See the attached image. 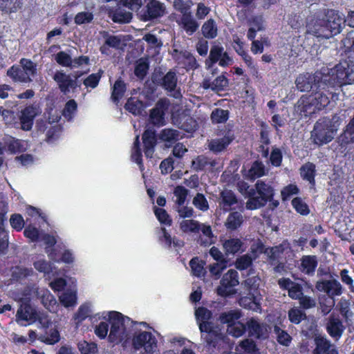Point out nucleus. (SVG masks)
Segmentation results:
<instances>
[{"instance_id": "obj_23", "label": "nucleus", "mask_w": 354, "mask_h": 354, "mask_svg": "<svg viewBox=\"0 0 354 354\" xmlns=\"http://www.w3.org/2000/svg\"><path fill=\"white\" fill-rule=\"evenodd\" d=\"M318 265L317 257L315 255H304L301 259L299 269L301 272L308 276L315 274Z\"/></svg>"}, {"instance_id": "obj_5", "label": "nucleus", "mask_w": 354, "mask_h": 354, "mask_svg": "<svg viewBox=\"0 0 354 354\" xmlns=\"http://www.w3.org/2000/svg\"><path fill=\"white\" fill-rule=\"evenodd\" d=\"M326 18L317 21L315 26L314 33L317 37L329 39L339 34L345 25L344 15L339 11L328 10Z\"/></svg>"}, {"instance_id": "obj_1", "label": "nucleus", "mask_w": 354, "mask_h": 354, "mask_svg": "<svg viewBox=\"0 0 354 354\" xmlns=\"http://www.w3.org/2000/svg\"><path fill=\"white\" fill-rule=\"evenodd\" d=\"M337 88L323 81L310 95H302L297 102V111L305 117L321 111H330L338 100Z\"/></svg>"}, {"instance_id": "obj_16", "label": "nucleus", "mask_w": 354, "mask_h": 354, "mask_svg": "<svg viewBox=\"0 0 354 354\" xmlns=\"http://www.w3.org/2000/svg\"><path fill=\"white\" fill-rule=\"evenodd\" d=\"M246 331L248 337L257 339H266L268 337L267 325L260 323L256 318L251 317L246 322Z\"/></svg>"}, {"instance_id": "obj_22", "label": "nucleus", "mask_w": 354, "mask_h": 354, "mask_svg": "<svg viewBox=\"0 0 354 354\" xmlns=\"http://www.w3.org/2000/svg\"><path fill=\"white\" fill-rule=\"evenodd\" d=\"M153 82L160 84L168 91H174L177 86V76L175 72L168 71L161 79L157 80L156 76H153Z\"/></svg>"}, {"instance_id": "obj_25", "label": "nucleus", "mask_w": 354, "mask_h": 354, "mask_svg": "<svg viewBox=\"0 0 354 354\" xmlns=\"http://www.w3.org/2000/svg\"><path fill=\"white\" fill-rule=\"evenodd\" d=\"M301 178L309 183L311 187L315 186L316 166L313 162H307L299 169Z\"/></svg>"}, {"instance_id": "obj_8", "label": "nucleus", "mask_w": 354, "mask_h": 354, "mask_svg": "<svg viewBox=\"0 0 354 354\" xmlns=\"http://www.w3.org/2000/svg\"><path fill=\"white\" fill-rule=\"evenodd\" d=\"M324 80L322 70L317 71L313 74L308 73L300 74L295 80V84L298 90L301 92L314 91L318 84H320Z\"/></svg>"}, {"instance_id": "obj_17", "label": "nucleus", "mask_w": 354, "mask_h": 354, "mask_svg": "<svg viewBox=\"0 0 354 354\" xmlns=\"http://www.w3.org/2000/svg\"><path fill=\"white\" fill-rule=\"evenodd\" d=\"M37 113V109L34 104L25 106L21 111L19 115L21 129L24 131L31 130Z\"/></svg>"}, {"instance_id": "obj_11", "label": "nucleus", "mask_w": 354, "mask_h": 354, "mask_svg": "<svg viewBox=\"0 0 354 354\" xmlns=\"http://www.w3.org/2000/svg\"><path fill=\"white\" fill-rule=\"evenodd\" d=\"M165 10L164 3L158 0H149L142 10V19L149 21L158 19L165 15Z\"/></svg>"}, {"instance_id": "obj_2", "label": "nucleus", "mask_w": 354, "mask_h": 354, "mask_svg": "<svg viewBox=\"0 0 354 354\" xmlns=\"http://www.w3.org/2000/svg\"><path fill=\"white\" fill-rule=\"evenodd\" d=\"M195 315L200 322L199 330L201 333V339L209 348H216L224 341V335L221 328L209 322L212 317L211 310L201 306L196 310Z\"/></svg>"}, {"instance_id": "obj_24", "label": "nucleus", "mask_w": 354, "mask_h": 354, "mask_svg": "<svg viewBox=\"0 0 354 354\" xmlns=\"http://www.w3.org/2000/svg\"><path fill=\"white\" fill-rule=\"evenodd\" d=\"M6 75L12 79L14 82L28 83L32 79L27 75L20 65L14 64L10 67Z\"/></svg>"}, {"instance_id": "obj_7", "label": "nucleus", "mask_w": 354, "mask_h": 354, "mask_svg": "<svg viewBox=\"0 0 354 354\" xmlns=\"http://www.w3.org/2000/svg\"><path fill=\"white\" fill-rule=\"evenodd\" d=\"M109 322L111 324L109 342L119 344L124 339V324L123 315L117 311H111L109 314Z\"/></svg>"}, {"instance_id": "obj_14", "label": "nucleus", "mask_w": 354, "mask_h": 354, "mask_svg": "<svg viewBox=\"0 0 354 354\" xmlns=\"http://www.w3.org/2000/svg\"><path fill=\"white\" fill-rule=\"evenodd\" d=\"M172 121L179 129L187 133H194L198 127L197 121L190 115L183 112L173 115Z\"/></svg>"}, {"instance_id": "obj_46", "label": "nucleus", "mask_w": 354, "mask_h": 354, "mask_svg": "<svg viewBox=\"0 0 354 354\" xmlns=\"http://www.w3.org/2000/svg\"><path fill=\"white\" fill-rule=\"evenodd\" d=\"M288 319L294 324H299L306 319V313L301 309L294 307L288 310Z\"/></svg>"}, {"instance_id": "obj_29", "label": "nucleus", "mask_w": 354, "mask_h": 354, "mask_svg": "<svg viewBox=\"0 0 354 354\" xmlns=\"http://www.w3.org/2000/svg\"><path fill=\"white\" fill-rule=\"evenodd\" d=\"M109 16L111 18L113 22L118 24L129 23L133 17L131 12H127L120 8L110 10L109 12Z\"/></svg>"}, {"instance_id": "obj_31", "label": "nucleus", "mask_w": 354, "mask_h": 354, "mask_svg": "<svg viewBox=\"0 0 354 354\" xmlns=\"http://www.w3.org/2000/svg\"><path fill=\"white\" fill-rule=\"evenodd\" d=\"M131 160L135 162L139 167L140 171L145 169L143 161H142V153L140 147V136L137 135L134 139L133 145L131 149Z\"/></svg>"}, {"instance_id": "obj_47", "label": "nucleus", "mask_w": 354, "mask_h": 354, "mask_svg": "<svg viewBox=\"0 0 354 354\" xmlns=\"http://www.w3.org/2000/svg\"><path fill=\"white\" fill-rule=\"evenodd\" d=\"M254 259L248 254L238 257L234 263L236 268L239 270H245L252 266Z\"/></svg>"}, {"instance_id": "obj_35", "label": "nucleus", "mask_w": 354, "mask_h": 354, "mask_svg": "<svg viewBox=\"0 0 354 354\" xmlns=\"http://www.w3.org/2000/svg\"><path fill=\"white\" fill-rule=\"evenodd\" d=\"M165 111L158 102L156 106L150 111L149 119L155 125L164 124Z\"/></svg>"}, {"instance_id": "obj_6", "label": "nucleus", "mask_w": 354, "mask_h": 354, "mask_svg": "<svg viewBox=\"0 0 354 354\" xmlns=\"http://www.w3.org/2000/svg\"><path fill=\"white\" fill-rule=\"evenodd\" d=\"M244 292L239 300V305L245 309L254 312L261 310V294L259 284L254 277L248 278L244 281Z\"/></svg>"}, {"instance_id": "obj_13", "label": "nucleus", "mask_w": 354, "mask_h": 354, "mask_svg": "<svg viewBox=\"0 0 354 354\" xmlns=\"http://www.w3.org/2000/svg\"><path fill=\"white\" fill-rule=\"evenodd\" d=\"M142 140L145 157L152 158L158 143L156 131L151 128L145 129L142 135Z\"/></svg>"}, {"instance_id": "obj_63", "label": "nucleus", "mask_w": 354, "mask_h": 354, "mask_svg": "<svg viewBox=\"0 0 354 354\" xmlns=\"http://www.w3.org/2000/svg\"><path fill=\"white\" fill-rule=\"evenodd\" d=\"M228 85L227 78L223 75L218 76L212 82L211 89L215 91H223L225 87Z\"/></svg>"}, {"instance_id": "obj_19", "label": "nucleus", "mask_w": 354, "mask_h": 354, "mask_svg": "<svg viewBox=\"0 0 354 354\" xmlns=\"http://www.w3.org/2000/svg\"><path fill=\"white\" fill-rule=\"evenodd\" d=\"M312 137L315 144L319 146L330 142L333 139L328 127L319 122L315 124Z\"/></svg>"}, {"instance_id": "obj_41", "label": "nucleus", "mask_w": 354, "mask_h": 354, "mask_svg": "<svg viewBox=\"0 0 354 354\" xmlns=\"http://www.w3.org/2000/svg\"><path fill=\"white\" fill-rule=\"evenodd\" d=\"M283 252V248L281 245L274 247H268L265 251V254L268 256V261L270 265H275L280 257V255Z\"/></svg>"}, {"instance_id": "obj_36", "label": "nucleus", "mask_w": 354, "mask_h": 354, "mask_svg": "<svg viewBox=\"0 0 354 354\" xmlns=\"http://www.w3.org/2000/svg\"><path fill=\"white\" fill-rule=\"evenodd\" d=\"M201 31L205 38L214 39L218 34V29L214 20L209 19L206 21L202 26Z\"/></svg>"}, {"instance_id": "obj_53", "label": "nucleus", "mask_w": 354, "mask_h": 354, "mask_svg": "<svg viewBox=\"0 0 354 354\" xmlns=\"http://www.w3.org/2000/svg\"><path fill=\"white\" fill-rule=\"evenodd\" d=\"M274 331L277 335V342L283 346H289L292 341V337L286 331L281 329L278 326H274Z\"/></svg>"}, {"instance_id": "obj_56", "label": "nucleus", "mask_w": 354, "mask_h": 354, "mask_svg": "<svg viewBox=\"0 0 354 354\" xmlns=\"http://www.w3.org/2000/svg\"><path fill=\"white\" fill-rule=\"evenodd\" d=\"M174 194L176 197V203L178 206H181L184 205L189 194V191L185 187L178 185L174 188Z\"/></svg>"}, {"instance_id": "obj_38", "label": "nucleus", "mask_w": 354, "mask_h": 354, "mask_svg": "<svg viewBox=\"0 0 354 354\" xmlns=\"http://www.w3.org/2000/svg\"><path fill=\"white\" fill-rule=\"evenodd\" d=\"M143 107L142 102L133 97L129 98L124 105V109L134 115H141Z\"/></svg>"}, {"instance_id": "obj_43", "label": "nucleus", "mask_w": 354, "mask_h": 354, "mask_svg": "<svg viewBox=\"0 0 354 354\" xmlns=\"http://www.w3.org/2000/svg\"><path fill=\"white\" fill-rule=\"evenodd\" d=\"M337 308L346 322H348L354 315L350 310V302L347 299H341L337 305Z\"/></svg>"}, {"instance_id": "obj_61", "label": "nucleus", "mask_w": 354, "mask_h": 354, "mask_svg": "<svg viewBox=\"0 0 354 354\" xmlns=\"http://www.w3.org/2000/svg\"><path fill=\"white\" fill-rule=\"evenodd\" d=\"M20 66L22 69L27 73V75L34 76L37 73V66L30 59L26 58H21L19 61Z\"/></svg>"}, {"instance_id": "obj_10", "label": "nucleus", "mask_w": 354, "mask_h": 354, "mask_svg": "<svg viewBox=\"0 0 354 354\" xmlns=\"http://www.w3.org/2000/svg\"><path fill=\"white\" fill-rule=\"evenodd\" d=\"M221 286L217 288V294L221 297H228L234 293L233 287L239 284V274L237 271L230 269L221 279Z\"/></svg>"}, {"instance_id": "obj_3", "label": "nucleus", "mask_w": 354, "mask_h": 354, "mask_svg": "<svg viewBox=\"0 0 354 354\" xmlns=\"http://www.w3.org/2000/svg\"><path fill=\"white\" fill-rule=\"evenodd\" d=\"M274 195L275 190L270 184L258 180L250 189L249 198L245 207L248 209L254 210L266 206L269 203V207L273 210L279 205V201L274 198Z\"/></svg>"}, {"instance_id": "obj_32", "label": "nucleus", "mask_w": 354, "mask_h": 354, "mask_svg": "<svg viewBox=\"0 0 354 354\" xmlns=\"http://www.w3.org/2000/svg\"><path fill=\"white\" fill-rule=\"evenodd\" d=\"M315 348L313 351V354H325L334 345L330 341L323 336H317L315 338Z\"/></svg>"}, {"instance_id": "obj_26", "label": "nucleus", "mask_w": 354, "mask_h": 354, "mask_svg": "<svg viewBox=\"0 0 354 354\" xmlns=\"http://www.w3.org/2000/svg\"><path fill=\"white\" fill-rule=\"evenodd\" d=\"M178 24L189 35L194 34L199 27L198 23L193 18L191 12L184 13L178 21Z\"/></svg>"}, {"instance_id": "obj_57", "label": "nucleus", "mask_w": 354, "mask_h": 354, "mask_svg": "<svg viewBox=\"0 0 354 354\" xmlns=\"http://www.w3.org/2000/svg\"><path fill=\"white\" fill-rule=\"evenodd\" d=\"M204 264L205 263L200 261L198 257L190 260L189 266L194 276L199 277L204 274Z\"/></svg>"}, {"instance_id": "obj_45", "label": "nucleus", "mask_w": 354, "mask_h": 354, "mask_svg": "<svg viewBox=\"0 0 354 354\" xmlns=\"http://www.w3.org/2000/svg\"><path fill=\"white\" fill-rule=\"evenodd\" d=\"M229 335L234 337H241L246 332V323L243 324L239 321L227 326V329Z\"/></svg>"}, {"instance_id": "obj_37", "label": "nucleus", "mask_w": 354, "mask_h": 354, "mask_svg": "<svg viewBox=\"0 0 354 354\" xmlns=\"http://www.w3.org/2000/svg\"><path fill=\"white\" fill-rule=\"evenodd\" d=\"M243 222V218L241 214L238 212H233L228 215L225 226L230 230H236L242 225Z\"/></svg>"}, {"instance_id": "obj_27", "label": "nucleus", "mask_w": 354, "mask_h": 354, "mask_svg": "<svg viewBox=\"0 0 354 354\" xmlns=\"http://www.w3.org/2000/svg\"><path fill=\"white\" fill-rule=\"evenodd\" d=\"M220 205L225 212H229L232 206L238 203V199L235 194L230 189H225L220 194Z\"/></svg>"}, {"instance_id": "obj_30", "label": "nucleus", "mask_w": 354, "mask_h": 354, "mask_svg": "<svg viewBox=\"0 0 354 354\" xmlns=\"http://www.w3.org/2000/svg\"><path fill=\"white\" fill-rule=\"evenodd\" d=\"M23 6L24 0H0V10L6 14L16 13Z\"/></svg>"}, {"instance_id": "obj_9", "label": "nucleus", "mask_w": 354, "mask_h": 354, "mask_svg": "<svg viewBox=\"0 0 354 354\" xmlns=\"http://www.w3.org/2000/svg\"><path fill=\"white\" fill-rule=\"evenodd\" d=\"M157 339L156 337L148 331H142L135 334L132 338V346L136 351L144 348L145 352L152 354L157 348Z\"/></svg>"}, {"instance_id": "obj_64", "label": "nucleus", "mask_w": 354, "mask_h": 354, "mask_svg": "<svg viewBox=\"0 0 354 354\" xmlns=\"http://www.w3.org/2000/svg\"><path fill=\"white\" fill-rule=\"evenodd\" d=\"M251 176L254 178H259L265 174V167L260 161H254L249 170Z\"/></svg>"}, {"instance_id": "obj_33", "label": "nucleus", "mask_w": 354, "mask_h": 354, "mask_svg": "<svg viewBox=\"0 0 354 354\" xmlns=\"http://www.w3.org/2000/svg\"><path fill=\"white\" fill-rule=\"evenodd\" d=\"M159 138L169 145L176 143L180 138V132L173 129H164L159 135Z\"/></svg>"}, {"instance_id": "obj_55", "label": "nucleus", "mask_w": 354, "mask_h": 354, "mask_svg": "<svg viewBox=\"0 0 354 354\" xmlns=\"http://www.w3.org/2000/svg\"><path fill=\"white\" fill-rule=\"evenodd\" d=\"M299 189L295 184H289L285 186L281 191V199L283 201H288L292 196L299 194Z\"/></svg>"}, {"instance_id": "obj_34", "label": "nucleus", "mask_w": 354, "mask_h": 354, "mask_svg": "<svg viewBox=\"0 0 354 354\" xmlns=\"http://www.w3.org/2000/svg\"><path fill=\"white\" fill-rule=\"evenodd\" d=\"M243 243L238 238L227 239L223 246L227 254H235L241 250Z\"/></svg>"}, {"instance_id": "obj_28", "label": "nucleus", "mask_w": 354, "mask_h": 354, "mask_svg": "<svg viewBox=\"0 0 354 354\" xmlns=\"http://www.w3.org/2000/svg\"><path fill=\"white\" fill-rule=\"evenodd\" d=\"M127 91V84L119 77L111 88V100L118 104Z\"/></svg>"}, {"instance_id": "obj_49", "label": "nucleus", "mask_w": 354, "mask_h": 354, "mask_svg": "<svg viewBox=\"0 0 354 354\" xmlns=\"http://www.w3.org/2000/svg\"><path fill=\"white\" fill-rule=\"evenodd\" d=\"M153 212L158 221L161 224H164L168 226H170L172 224V220L165 209L154 206Z\"/></svg>"}, {"instance_id": "obj_39", "label": "nucleus", "mask_w": 354, "mask_h": 354, "mask_svg": "<svg viewBox=\"0 0 354 354\" xmlns=\"http://www.w3.org/2000/svg\"><path fill=\"white\" fill-rule=\"evenodd\" d=\"M230 117V111L221 108L214 109L210 115V119L213 124H221L227 121Z\"/></svg>"}, {"instance_id": "obj_40", "label": "nucleus", "mask_w": 354, "mask_h": 354, "mask_svg": "<svg viewBox=\"0 0 354 354\" xmlns=\"http://www.w3.org/2000/svg\"><path fill=\"white\" fill-rule=\"evenodd\" d=\"M149 69V63L147 59H139L135 65L134 74L140 80H144Z\"/></svg>"}, {"instance_id": "obj_54", "label": "nucleus", "mask_w": 354, "mask_h": 354, "mask_svg": "<svg viewBox=\"0 0 354 354\" xmlns=\"http://www.w3.org/2000/svg\"><path fill=\"white\" fill-rule=\"evenodd\" d=\"M192 203L196 208L203 212L208 210L209 207L207 198L205 195L201 193L196 194L193 198Z\"/></svg>"}, {"instance_id": "obj_62", "label": "nucleus", "mask_w": 354, "mask_h": 354, "mask_svg": "<svg viewBox=\"0 0 354 354\" xmlns=\"http://www.w3.org/2000/svg\"><path fill=\"white\" fill-rule=\"evenodd\" d=\"M55 59L56 62L62 66L70 68L72 66V57L70 55L64 51H60L57 53Z\"/></svg>"}, {"instance_id": "obj_4", "label": "nucleus", "mask_w": 354, "mask_h": 354, "mask_svg": "<svg viewBox=\"0 0 354 354\" xmlns=\"http://www.w3.org/2000/svg\"><path fill=\"white\" fill-rule=\"evenodd\" d=\"M324 80L335 88L354 83V62L346 57L331 69H322Z\"/></svg>"}, {"instance_id": "obj_48", "label": "nucleus", "mask_w": 354, "mask_h": 354, "mask_svg": "<svg viewBox=\"0 0 354 354\" xmlns=\"http://www.w3.org/2000/svg\"><path fill=\"white\" fill-rule=\"evenodd\" d=\"M103 73V70L100 69L97 73L89 75L86 79L84 80V85L87 88H96L99 84Z\"/></svg>"}, {"instance_id": "obj_51", "label": "nucleus", "mask_w": 354, "mask_h": 354, "mask_svg": "<svg viewBox=\"0 0 354 354\" xmlns=\"http://www.w3.org/2000/svg\"><path fill=\"white\" fill-rule=\"evenodd\" d=\"M241 315L239 311L230 310L227 313H222L220 316V319L222 323L227 324L229 326L238 322Z\"/></svg>"}, {"instance_id": "obj_18", "label": "nucleus", "mask_w": 354, "mask_h": 354, "mask_svg": "<svg viewBox=\"0 0 354 354\" xmlns=\"http://www.w3.org/2000/svg\"><path fill=\"white\" fill-rule=\"evenodd\" d=\"M278 284L281 289L288 291V296L292 299L298 300L304 294L302 286L289 278L279 279Z\"/></svg>"}, {"instance_id": "obj_21", "label": "nucleus", "mask_w": 354, "mask_h": 354, "mask_svg": "<svg viewBox=\"0 0 354 354\" xmlns=\"http://www.w3.org/2000/svg\"><path fill=\"white\" fill-rule=\"evenodd\" d=\"M37 318V312L32 308L30 304L24 303L21 304L17 310L16 320L21 325H25L23 322H34Z\"/></svg>"}, {"instance_id": "obj_12", "label": "nucleus", "mask_w": 354, "mask_h": 354, "mask_svg": "<svg viewBox=\"0 0 354 354\" xmlns=\"http://www.w3.org/2000/svg\"><path fill=\"white\" fill-rule=\"evenodd\" d=\"M53 80L57 83L59 91L63 94H67L71 90L75 91L81 84H77L75 80H73L71 75L66 74L64 71H57L53 76Z\"/></svg>"}, {"instance_id": "obj_52", "label": "nucleus", "mask_w": 354, "mask_h": 354, "mask_svg": "<svg viewBox=\"0 0 354 354\" xmlns=\"http://www.w3.org/2000/svg\"><path fill=\"white\" fill-rule=\"evenodd\" d=\"M77 111V104L75 100H69L65 104L62 114L68 120L73 119Z\"/></svg>"}, {"instance_id": "obj_59", "label": "nucleus", "mask_w": 354, "mask_h": 354, "mask_svg": "<svg viewBox=\"0 0 354 354\" xmlns=\"http://www.w3.org/2000/svg\"><path fill=\"white\" fill-rule=\"evenodd\" d=\"M239 345L245 353L250 354H260L257 344L251 339H245L241 341Z\"/></svg>"}, {"instance_id": "obj_15", "label": "nucleus", "mask_w": 354, "mask_h": 354, "mask_svg": "<svg viewBox=\"0 0 354 354\" xmlns=\"http://www.w3.org/2000/svg\"><path fill=\"white\" fill-rule=\"evenodd\" d=\"M325 328L328 334L335 339H339L346 329L342 321L335 313L330 314L326 319Z\"/></svg>"}, {"instance_id": "obj_44", "label": "nucleus", "mask_w": 354, "mask_h": 354, "mask_svg": "<svg viewBox=\"0 0 354 354\" xmlns=\"http://www.w3.org/2000/svg\"><path fill=\"white\" fill-rule=\"evenodd\" d=\"M292 207L295 210L302 216H307L310 214V209L307 203H306L301 198L295 197L291 202Z\"/></svg>"}, {"instance_id": "obj_60", "label": "nucleus", "mask_w": 354, "mask_h": 354, "mask_svg": "<svg viewBox=\"0 0 354 354\" xmlns=\"http://www.w3.org/2000/svg\"><path fill=\"white\" fill-rule=\"evenodd\" d=\"M77 347L82 354H95L97 352V344L94 342H80Z\"/></svg>"}, {"instance_id": "obj_58", "label": "nucleus", "mask_w": 354, "mask_h": 354, "mask_svg": "<svg viewBox=\"0 0 354 354\" xmlns=\"http://www.w3.org/2000/svg\"><path fill=\"white\" fill-rule=\"evenodd\" d=\"M201 232H202L203 234L206 236V238L205 239H203L202 238H201L198 240V242L201 245L206 247V246H209L211 244L214 243V241H212L214 234H213L212 227H210V225H203L201 228Z\"/></svg>"}, {"instance_id": "obj_42", "label": "nucleus", "mask_w": 354, "mask_h": 354, "mask_svg": "<svg viewBox=\"0 0 354 354\" xmlns=\"http://www.w3.org/2000/svg\"><path fill=\"white\" fill-rule=\"evenodd\" d=\"M4 144L7 150L11 153H20L24 151L25 149L22 144V142L20 140L16 139L15 138L12 136L8 138L4 142Z\"/></svg>"}, {"instance_id": "obj_50", "label": "nucleus", "mask_w": 354, "mask_h": 354, "mask_svg": "<svg viewBox=\"0 0 354 354\" xmlns=\"http://www.w3.org/2000/svg\"><path fill=\"white\" fill-rule=\"evenodd\" d=\"M59 301L66 308L74 306L77 303L76 292H65L59 297Z\"/></svg>"}, {"instance_id": "obj_20", "label": "nucleus", "mask_w": 354, "mask_h": 354, "mask_svg": "<svg viewBox=\"0 0 354 354\" xmlns=\"http://www.w3.org/2000/svg\"><path fill=\"white\" fill-rule=\"evenodd\" d=\"M234 139V134L227 132L223 138L212 139L209 142L208 148L213 153H218L226 149Z\"/></svg>"}]
</instances>
